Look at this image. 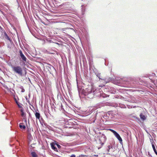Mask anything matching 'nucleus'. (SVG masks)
<instances>
[{"instance_id": "nucleus-23", "label": "nucleus", "mask_w": 157, "mask_h": 157, "mask_svg": "<svg viewBox=\"0 0 157 157\" xmlns=\"http://www.w3.org/2000/svg\"><path fill=\"white\" fill-rule=\"evenodd\" d=\"M109 130L111 132H112L113 134H115L117 132H116L115 131L111 129H109Z\"/></svg>"}, {"instance_id": "nucleus-12", "label": "nucleus", "mask_w": 157, "mask_h": 157, "mask_svg": "<svg viewBox=\"0 0 157 157\" xmlns=\"http://www.w3.org/2000/svg\"><path fill=\"white\" fill-rule=\"evenodd\" d=\"M51 146L52 148L55 151L58 152V150L56 147L55 146V145L54 144H51Z\"/></svg>"}, {"instance_id": "nucleus-2", "label": "nucleus", "mask_w": 157, "mask_h": 157, "mask_svg": "<svg viewBox=\"0 0 157 157\" xmlns=\"http://www.w3.org/2000/svg\"><path fill=\"white\" fill-rule=\"evenodd\" d=\"M13 71L21 76H22V69L21 67L19 66H12V67Z\"/></svg>"}, {"instance_id": "nucleus-29", "label": "nucleus", "mask_w": 157, "mask_h": 157, "mask_svg": "<svg viewBox=\"0 0 157 157\" xmlns=\"http://www.w3.org/2000/svg\"><path fill=\"white\" fill-rule=\"evenodd\" d=\"M3 86L6 89L8 90L9 88L8 87L6 86V85H5V86Z\"/></svg>"}, {"instance_id": "nucleus-11", "label": "nucleus", "mask_w": 157, "mask_h": 157, "mask_svg": "<svg viewBox=\"0 0 157 157\" xmlns=\"http://www.w3.org/2000/svg\"><path fill=\"white\" fill-rule=\"evenodd\" d=\"M140 118L143 121L145 120L146 119L145 116L142 113H140Z\"/></svg>"}, {"instance_id": "nucleus-28", "label": "nucleus", "mask_w": 157, "mask_h": 157, "mask_svg": "<svg viewBox=\"0 0 157 157\" xmlns=\"http://www.w3.org/2000/svg\"><path fill=\"white\" fill-rule=\"evenodd\" d=\"M56 145H57V147L59 148H61V146L59 145V144H56Z\"/></svg>"}, {"instance_id": "nucleus-33", "label": "nucleus", "mask_w": 157, "mask_h": 157, "mask_svg": "<svg viewBox=\"0 0 157 157\" xmlns=\"http://www.w3.org/2000/svg\"><path fill=\"white\" fill-rule=\"evenodd\" d=\"M56 43V44H57L59 45H60V44H59V43Z\"/></svg>"}, {"instance_id": "nucleus-8", "label": "nucleus", "mask_w": 157, "mask_h": 157, "mask_svg": "<svg viewBox=\"0 0 157 157\" xmlns=\"http://www.w3.org/2000/svg\"><path fill=\"white\" fill-rule=\"evenodd\" d=\"M114 135L121 143L122 142V140L120 135L117 132L114 134Z\"/></svg>"}, {"instance_id": "nucleus-17", "label": "nucleus", "mask_w": 157, "mask_h": 157, "mask_svg": "<svg viewBox=\"0 0 157 157\" xmlns=\"http://www.w3.org/2000/svg\"><path fill=\"white\" fill-rule=\"evenodd\" d=\"M152 147L153 149L154 150V151L155 153V154H156V153H157V152L156 150L155 149V145L153 144H152Z\"/></svg>"}, {"instance_id": "nucleus-31", "label": "nucleus", "mask_w": 157, "mask_h": 157, "mask_svg": "<svg viewBox=\"0 0 157 157\" xmlns=\"http://www.w3.org/2000/svg\"><path fill=\"white\" fill-rule=\"evenodd\" d=\"M70 157H76L75 155H72Z\"/></svg>"}, {"instance_id": "nucleus-34", "label": "nucleus", "mask_w": 157, "mask_h": 157, "mask_svg": "<svg viewBox=\"0 0 157 157\" xmlns=\"http://www.w3.org/2000/svg\"><path fill=\"white\" fill-rule=\"evenodd\" d=\"M0 29L2 30V28L0 26Z\"/></svg>"}, {"instance_id": "nucleus-32", "label": "nucleus", "mask_w": 157, "mask_h": 157, "mask_svg": "<svg viewBox=\"0 0 157 157\" xmlns=\"http://www.w3.org/2000/svg\"><path fill=\"white\" fill-rule=\"evenodd\" d=\"M14 99L16 103V101L18 102V101H17V99L16 98H15V97L14 98Z\"/></svg>"}, {"instance_id": "nucleus-1", "label": "nucleus", "mask_w": 157, "mask_h": 157, "mask_svg": "<svg viewBox=\"0 0 157 157\" xmlns=\"http://www.w3.org/2000/svg\"><path fill=\"white\" fill-rule=\"evenodd\" d=\"M89 82L90 83V85H88V87L85 90V94L88 95L90 94H92L93 95L94 94L95 88L92 84V80L91 78L89 79Z\"/></svg>"}, {"instance_id": "nucleus-35", "label": "nucleus", "mask_w": 157, "mask_h": 157, "mask_svg": "<svg viewBox=\"0 0 157 157\" xmlns=\"http://www.w3.org/2000/svg\"><path fill=\"white\" fill-rule=\"evenodd\" d=\"M13 29H14L15 30H16V28H15V27H13Z\"/></svg>"}, {"instance_id": "nucleus-10", "label": "nucleus", "mask_w": 157, "mask_h": 157, "mask_svg": "<svg viewBox=\"0 0 157 157\" xmlns=\"http://www.w3.org/2000/svg\"><path fill=\"white\" fill-rule=\"evenodd\" d=\"M19 127L21 129H25L26 127L24 124L22 123H20L19 124Z\"/></svg>"}, {"instance_id": "nucleus-26", "label": "nucleus", "mask_w": 157, "mask_h": 157, "mask_svg": "<svg viewBox=\"0 0 157 157\" xmlns=\"http://www.w3.org/2000/svg\"><path fill=\"white\" fill-rule=\"evenodd\" d=\"M103 83H104V84H102L101 85H99V86L100 87H102L104 86H105V84H104V82H103Z\"/></svg>"}, {"instance_id": "nucleus-36", "label": "nucleus", "mask_w": 157, "mask_h": 157, "mask_svg": "<svg viewBox=\"0 0 157 157\" xmlns=\"http://www.w3.org/2000/svg\"><path fill=\"white\" fill-rule=\"evenodd\" d=\"M64 109L62 108L61 109V110H62V111H63Z\"/></svg>"}, {"instance_id": "nucleus-25", "label": "nucleus", "mask_w": 157, "mask_h": 157, "mask_svg": "<svg viewBox=\"0 0 157 157\" xmlns=\"http://www.w3.org/2000/svg\"><path fill=\"white\" fill-rule=\"evenodd\" d=\"M21 89V92H24L25 91V89L23 88V87L22 86H21V87H20Z\"/></svg>"}, {"instance_id": "nucleus-9", "label": "nucleus", "mask_w": 157, "mask_h": 157, "mask_svg": "<svg viewBox=\"0 0 157 157\" xmlns=\"http://www.w3.org/2000/svg\"><path fill=\"white\" fill-rule=\"evenodd\" d=\"M112 81H114V79L113 78L109 77V78L107 79L106 78V80H104V84H106L107 83L109 82Z\"/></svg>"}, {"instance_id": "nucleus-5", "label": "nucleus", "mask_w": 157, "mask_h": 157, "mask_svg": "<svg viewBox=\"0 0 157 157\" xmlns=\"http://www.w3.org/2000/svg\"><path fill=\"white\" fill-rule=\"evenodd\" d=\"M106 140V136L104 134H102L99 139L100 143L101 144V146H102L104 143L105 142Z\"/></svg>"}, {"instance_id": "nucleus-30", "label": "nucleus", "mask_w": 157, "mask_h": 157, "mask_svg": "<svg viewBox=\"0 0 157 157\" xmlns=\"http://www.w3.org/2000/svg\"><path fill=\"white\" fill-rule=\"evenodd\" d=\"M108 147L109 150L111 148H112V146H111L110 145H109L108 146Z\"/></svg>"}, {"instance_id": "nucleus-39", "label": "nucleus", "mask_w": 157, "mask_h": 157, "mask_svg": "<svg viewBox=\"0 0 157 157\" xmlns=\"http://www.w3.org/2000/svg\"><path fill=\"white\" fill-rule=\"evenodd\" d=\"M30 94L29 95V97L30 96Z\"/></svg>"}, {"instance_id": "nucleus-20", "label": "nucleus", "mask_w": 157, "mask_h": 157, "mask_svg": "<svg viewBox=\"0 0 157 157\" xmlns=\"http://www.w3.org/2000/svg\"><path fill=\"white\" fill-rule=\"evenodd\" d=\"M128 80L132 81V83H134V78H133L129 77V78H128Z\"/></svg>"}, {"instance_id": "nucleus-14", "label": "nucleus", "mask_w": 157, "mask_h": 157, "mask_svg": "<svg viewBox=\"0 0 157 157\" xmlns=\"http://www.w3.org/2000/svg\"><path fill=\"white\" fill-rule=\"evenodd\" d=\"M31 155L32 157H38V155L36 152L34 151H33L31 153Z\"/></svg>"}, {"instance_id": "nucleus-24", "label": "nucleus", "mask_w": 157, "mask_h": 157, "mask_svg": "<svg viewBox=\"0 0 157 157\" xmlns=\"http://www.w3.org/2000/svg\"><path fill=\"white\" fill-rule=\"evenodd\" d=\"M71 29L70 28H63L62 29V30L63 31H65L67 29Z\"/></svg>"}, {"instance_id": "nucleus-7", "label": "nucleus", "mask_w": 157, "mask_h": 157, "mask_svg": "<svg viewBox=\"0 0 157 157\" xmlns=\"http://www.w3.org/2000/svg\"><path fill=\"white\" fill-rule=\"evenodd\" d=\"M20 56L22 59V60L25 62L26 61L27 58L23 54L22 51L21 50L19 51Z\"/></svg>"}, {"instance_id": "nucleus-19", "label": "nucleus", "mask_w": 157, "mask_h": 157, "mask_svg": "<svg viewBox=\"0 0 157 157\" xmlns=\"http://www.w3.org/2000/svg\"><path fill=\"white\" fill-rule=\"evenodd\" d=\"M21 116H22V117H24L25 115V113L24 112L23 109H21Z\"/></svg>"}, {"instance_id": "nucleus-4", "label": "nucleus", "mask_w": 157, "mask_h": 157, "mask_svg": "<svg viewBox=\"0 0 157 157\" xmlns=\"http://www.w3.org/2000/svg\"><path fill=\"white\" fill-rule=\"evenodd\" d=\"M46 68L49 71V73L52 75L53 73H56V71L54 67L50 64H48V66H46Z\"/></svg>"}, {"instance_id": "nucleus-6", "label": "nucleus", "mask_w": 157, "mask_h": 157, "mask_svg": "<svg viewBox=\"0 0 157 157\" xmlns=\"http://www.w3.org/2000/svg\"><path fill=\"white\" fill-rule=\"evenodd\" d=\"M96 76L99 78V80L100 81V80H106V78H102V77L101 76V73L99 72L98 71H97V72H94Z\"/></svg>"}, {"instance_id": "nucleus-3", "label": "nucleus", "mask_w": 157, "mask_h": 157, "mask_svg": "<svg viewBox=\"0 0 157 157\" xmlns=\"http://www.w3.org/2000/svg\"><path fill=\"white\" fill-rule=\"evenodd\" d=\"M118 104L114 103L107 102L106 103H101L98 104L97 108H100L101 107L105 106H110L117 107Z\"/></svg>"}, {"instance_id": "nucleus-22", "label": "nucleus", "mask_w": 157, "mask_h": 157, "mask_svg": "<svg viewBox=\"0 0 157 157\" xmlns=\"http://www.w3.org/2000/svg\"><path fill=\"white\" fill-rule=\"evenodd\" d=\"M25 98H26V101L28 102L29 103V105H31V106H32V107L33 108H34V107L32 105H31L30 104V103L29 102V98H27V96H26L25 97Z\"/></svg>"}, {"instance_id": "nucleus-18", "label": "nucleus", "mask_w": 157, "mask_h": 157, "mask_svg": "<svg viewBox=\"0 0 157 157\" xmlns=\"http://www.w3.org/2000/svg\"><path fill=\"white\" fill-rule=\"evenodd\" d=\"M16 104L18 105V107H19V108H21L22 107L21 106V104L19 103V102H17L16 101Z\"/></svg>"}, {"instance_id": "nucleus-21", "label": "nucleus", "mask_w": 157, "mask_h": 157, "mask_svg": "<svg viewBox=\"0 0 157 157\" xmlns=\"http://www.w3.org/2000/svg\"><path fill=\"white\" fill-rule=\"evenodd\" d=\"M4 35L6 37V38L7 39H8V40H10V38L9 37L6 32H5L4 33Z\"/></svg>"}, {"instance_id": "nucleus-37", "label": "nucleus", "mask_w": 157, "mask_h": 157, "mask_svg": "<svg viewBox=\"0 0 157 157\" xmlns=\"http://www.w3.org/2000/svg\"><path fill=\"white\" fill-rule=\"evenodd\" d=\"M120 79H118H118H117V80H119V82H121V81H120Z\"/></svg>"}, {"instance_id": "nucleus-15", "label": "nucleus", "mask_w": 157, "mask_h": 157, "mask_svg": "<svg viewBox=\"0 0 157 157\" xmlns=\"http://www.w3.org/2000/svg\"><path fill=\"white\" fill-rule=\"evenodd\" d=\"M109 95L106 94L105 93H102L101 94H100V96L103 98H106L109 97Z\"/></svg>"}, {"instance_id": "nucleus-16", "label": "nucleus", "mask_w": 157, "mask_h": 157, "mask_svg": "<svg viewBox=\"0 0 157 157\" xmlns=\"http://www.w3.org/2000/svg\"><path fill=\"white\" fill-rule=\"evenodd\" d=\"M35 115L37 119H40V115L39 113L36 112L35 114Z\"/></svg>"}, {"instance_id": "nucleus-27", "label": "nucleus", "mask_w": 157, "mask_h": 157, "mask_svg": "<svg viewBox=\"0 0 157 157\" xmlns=\"http://www.w3.org/2000/svg\"><path fill=\"white\" fill-rule=\"evenodd\" d=\"M46 51V52H47V54H54L53 53L49 52L48 51H47V50Z\"/></svg>"}, {"instance_id": "nucleus-40", "label": "nucleus", "mask_w": 157, "mask_h": 157, "mask_svg": "<svg viewBox=\"0 0 157 157\" xmlns=\"http://www.w3.org/2000/svg\"><path fill=\"white\" fill-rule=\"evenodd\" d=\"M157 155V153L155 154Z\"/></svg>"}, {"instance_id": "nucleus-13", "label": "nucleus", "mask_w": 157, "mask_h": 157, "mask_svg": "<svg viewBox=\"0 0 157 157\" xmlns=\"http://www.w3.org/2000/svg\"><path fill=\"white\" fill-rule=\"evenodd\" d=\"M109 92H111V93H114L116 92V91L115 89L113 88L110 87L109 89Z\"/></svg>"}, {"instance_id": "nucleus-38", "label": "nucleus", "mask_w": 157, "mask_h": 157, "mask_svg": "<svg viewBox=\"0 0 157 157\" xmlns=\"http://www.w3.org/2000/svg\"><path fill=\"white\" fill-rule=\"evenodd\" d=\"M25 74L26 75V71H25Z\"/></svg>"}]
</instances>
